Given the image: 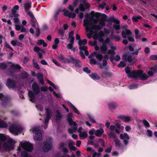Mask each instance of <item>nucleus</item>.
<instances>
[{
  "mask_svg": "<svg viewBox=\"0 0 157 157\" xmlns=\"http://www.w3.org/2000/svg\"><path fill=\"white\" fill-rule=\"evenodd\" d=\"M59 59L64 63H72L76 66L80 67L82 66V64L80 60L78 59L74 58L72 56H70L69 58L64 57L62 55H60L58 58Z\"/></svg>",
  "mask_w": 157,
  "mask_h": 157,
  "instance_id": "nucleus-1",
  "label": "nucleus"
},
{
  "mask_svg": "<svg viewBox=\"0 0 157 157\" xmlns=\"http://www.w3.org/2000/svg\"><path fill=\"white\" fill-rule=\"evenodd\" d=\"M32 89L33 92L31 90L28 92V95L30 100L33 102L35 101V95H37L40 92V88L36 82H34L32 86Z\"/></svg>",
  "mask_w": 157,
  "mask_h": 157,
  "instance_id": "nucleus-2",
  "label": "nucleus"
},
{
  "mask_svg": "<svg viewBox=\"0 0 157 157\" xmlns=\"http://www.w3.org/2000/svg\"><path fill=\"white\" fill-rule=\"evenodd\" d=\"M124 127L121 126L118 123L115 124L114 125H111L110 126V129L111 130L110 132L108 134V136L110 137H113L115 138L117 136L113 132L115 131V132L117 134H119L121 132V130H122L124 129Z\"/></svg>",
  "mask_w": 157,
  "mask_h": 157,
  "instance_id": "nucleus-3",
  "label": "nucleus"
},
{
  "mask_svg": "<svg viewBox=\"0 0 157 157\" xmlns=\"http://www.w3.org/2000/svg\"><path fill=\"white\" fill-rule=\"evenodd\" d=\"M42 150L44 152L50 151L52 147V141L51 140H46L43 143Z\"/></svg>",
  "mask_w": 157,
  "mask_h": 157,
  "instance_id": "nucleus-4",
  "label": "nucleus"
},
{
  "mask_svg": "<svg viewBox=\"0 0 157 157\" xmlns=\"http://www.w3.org/2000/svg\"><path fill=\"white\" fill-rule=\"evenodd\" d=\"M107 22L109 23L110 22H114L116 24L113 25V28L116 30H120V22L119 20L114 18L113 17H111L108 19Z\"/></svg>",
  "mask_w": 157,
  "mask_h": 157,
  "instance_id": "nucleus-5",
  "label": "nucleus"
},
{
  "mask_svg": "<svg viewBox=\"0 0 157 157\" xmlns=\"http://www.w3.org/2000/svg\"><path fill=\"white\" fill-rule=\"evenodd\" d=\"M102 29V27H101L99 25L95 24L93 23H91L88 27L86 31L90 30V32H93V30L95 31V33L96 34L97 32L100 31Z\"/></svg>",
  "mask_w": 157,
  "mask_h": 157,
  "instance_id": "nucleus-6",
  "label": "nucleus"
},
{
  "mask_svg": "<svg viewBox=\"0 0 157 157\" xmlns=\"http://www.w3.org/2000/svg\"><path fill=\"white\" fill-rule=\"evenodd\" d=\"M21 146L25 150L29 152H32L33 149V144L26 141L22 143Z\"/></svg>",
  "mask_w": 157,
  "mask_h": 157,
  "instance_id": "nucleus-7",
  "label": "nucleus"
},
{
  "mask_svg": "<svg viewBox=\"0 0 157 157\" xmlns=\"http://www.w3.org/2000/svg\"><path fill=\"white\" fill-rule=\"evenodd\" d=\"M93 16L91 15L90 16L88 13L85 15V19L83 20V25L85 27L86 29H87L88 27L90 25L91 20H93Z\"/></svg>",
  "mask_w": 157,
  "mask_h": 157,
  "instance_id": "nucleus-8",
  "label": "nucleus"
},
{
  "mask_svg": "<svg viewBox=\"0 0 157 157\" xmlns=\"http://www.w3.org/2000/svg\"><path fill=\"white\" fill-rule=\"evenodd\" d=\"M137 77H139L142 80H146L147 79L148 76L145 73L143 74V71L141 70H138L137 71L136 75H135L134 78H136Z\"/></svg>",
  "mask_w": 157,
  "mask_h": 157,
  "instance_id": "nucleus-9",
  "label": "nucleus"
},
{
  "mask_svg": "<svg viewBox=\"0 0 157 157\" xmlns=\"http://www.w3.org/2000/svg\"><path fill=\"white\" fill-rule=\"evenodd\" d=\"M9 130L12 133L16 134L21 132L22 129L20 126L12 125L9 127Z\"/></svg>",
  "mask_w": 157,
  "mask_h": 157,
  "instance_id": "nucleus-10",
  "label": "nucleus"
},
{
  "mask_svg": "<svg viewBox=\"0 0 157 157\" xmlns=\"http://www.w3.org/2000/svg\"><path fill=\"white\" fill-rule=\"evenodd\" d=\"M126 73L128 75V76L129 78L133 77L135 78L136 75L137 71H131V70L128 66H127L125 69Z\"/></svg>",
  "mask_w": 157,
  "mask_h": 157,
  "instance_id": "nucleus-11",
  "label": "nucleus"
},
{
  "mask_svg": "<svg viewBox=\"0 0 157 157\" xmlns=\"http://www.w3.org/2000/svg\"><path fill=\"white\" fill-rule=\"evenodd\" d=\"M46 113V116L44 120V123L47 124L51 118L52 115V111L51 109L48 108H45Z\"/></svg>",
  "mask_w": 157,
  "mask_h": 157,
  "instance_id": "nucleus-12",
  "label": "nucleus"
},
{
  "mask_svg": "<svg viewBox=\"0 0 157 157\" xmlns=\"http://www.w3.org/2000/svg\"><path fill=\"white\" fill-rule=\"evenodd\" d=\"M6 86L9 88H16V85L15 82L13 80H12L10 78L7 80Z\"/></svg>",
  "mask_w": 157,
  "mask_h": 157,
  "instance_id": "nucleus-13",
  "label": "nucleus"
},
{
  "mask_svg": "<svg viewBox=\"0 0 157 157\" xmlns=\"http://www.w3.org/2000/svg\"><path fill=\"white\" fill-rule=\"evenodd\" d=\"M67 144L64 142H60V148L62 149L63 153L67 154L68 152V149L66 147Z\"/></svg>",
  "mask_w": 157,
  "mask_h": 157,
  "instance_id": "nucleus-14",
  "label": "nucleus"
},
{
  "mask_svg": "<svg viewBox=\"0 0 157 157\" xmlns=\"http://www.w3.org/2000/svg\"><path fill=\"white\" fill-rule=\"evenodd\" d=\"M122 59L126 62L128 61L129 63H131L133 61L132 57V56H128L126 54H124L122 56Z\"/></svg>",
  "mask_w": 157,
  "mask_h": 157,
  "instance_id": "nucleus-15",
  "label": "nucleus"
},
{
  "mask_svg": "<svg viewBox=\"0 0 157 157\" xmlns=\"http://www.w3.org/2000/svg\"><path fill=\"white\" fill-rule=\"evenodd\" d=\"M79 48L81 51L79 52L80 56L83 59H85V56L83 52L82 51H85L87 50L88 49L87 47L84 46H79Z\"/></svg>",
  "mask_w": 157,
  "mask_h": 157,
  "instance_id": "nucleus-16",
  "label": "nucleus"
},
{
  "mask_svg": "<svg viewBox=\"0 0 157 157\" xmlns=\"http://www.w3.org/2000/svg\"><path fill=\"white\" fill-rule=\"evenodd\" d=\"M72 115H73L72 113H68L67 116V121L69 123V124L70 125H72V124L73 123H74L75 125L76 124V123L72 121Z\"/></svg>",
  "mask_w": 157,
  "mask_h": 157,
  "instance_id": "nucleus-17",
  "label": "nucleus"
},
{
  "mask_svg": "<svg viewBox=\"0 0 157 157\" xmlns=\"http://www.w3.org/2000/svg\"><path fill=\"white\" fill-rule=\"evenodd\" d=\"M118 118L122 120L125 122H129L131 120V117L129 116H126L124 115H120L118 117Z\"/></svg>",
  "mask_w": 157,
  "mask_h": 157,
  "instance_id": "nucleus-18",
  "label": "nucleus"
},
{
  "mask_svg": "<svg viewBox=\"0 0 157 157\" xmlns=\"http://www.w3.org/2000/svg\"><path fill=\"white\" fill-rule=\"evenodd\" d=\"M112 75V73L107 71H103L101 72V76L103 78H110Z\"/></svg>",
  "mask_w": 157,
  "mask_h": 157,
  "instance_id": "nucleus-19",
  "label": "nucleus"
},
{
  "mask_svg": "<svg viewBox=\"0 0 157 157\" xmlns=\"http://www.w3.org/2000/svg\"><path fill=\"white\" fill-rule=\"evenodd\" d=\"M125 32L123 30L121 32V35L123 38H127V35L128 36L132 34V33L130 30L126 29Z\"/></svg>",
  "mask_w": 157,
  "mask_h": 157,
  "instance_id": "nucleus-20",
  "label": "nucleus"
},
{
  "mask_svg": "<svg viewBox=\"0 0 157 157\" xmlns=\"http://www.w3.org/2000/svg\"><path fill=\"white\" fill-rule=\"evenodd\" d=\"M56 115H55L56 117V121H57L61 120L63 116V115L60 113V111L58 110H56Z\"/></svg>",
  "mask_w": 157,
  "mask_h": 157,
  "instance_id": "nucleus-21",
  "label": "nucleus"
},
{
  "mask_svg": "<svg viewBox=\"0 0 157 157\" xmlns=\"http://www.w3.org/2000/svg\"><path fill=\"white\" fill-rule=\"evenodd\" d=\"M104 130L102 128H100L95 130L94 133L95 135L97 137L101 136L102 135L103 133Z\"/></svg>",
  "mask_w": 157,
  "mask_h": 157,
  "instance_id": "nucleus-22",
  "label": "nucleus"
},
{
  "mask_svg": "<svg viewBox=\"0 0 157 157\" xmlns=\"http://www.w3.org/2000/svg\"><path fill=\"white\" fill-rule=\"evenodd\" d=\"M24 7L25 12L29 11V10L31 7V3L28 2L24 4Z\"/></svg>",
  "mask_w": 157,
  "mask_h": 157,
  "instance_id": "nucleus-23",
  "label": "nucleus"
},
{
  "mask_svg": "<svg viewBox=\"0 0 157 157\" xmlns=\"http://www.w3.org/2000/svg\"><path fill=\"white\" fill-rule=\"evenodd\" d=\"M3 147L4 149L5 150L10 151L12 149V147L11 146V145H10L8 144L7 142H5L3 144Z\"/></svg>",
  "mask_w": 157,
  "mask_h": 157,
  "instance_id": "nucleus-24",
  "label": "nucleus"
},
{
  "mask_svg": "<svg viewBox=\"0 0 157 157\" xmlns=\"http://www.w3.org/2000/svg\"><path fill=\"white\" fill-rule=\"evenodd\" d=\"M35 140L38 141H40L42 138V134L41 132L35 134L34 137Z\"/></svg>",
  "mask_w": 157,
  "mask_h": 157,
  "instance_id": "nucleus-25",
  "label": "nucleus"
},
{
  "mask_svg": "<svg viewBox=\"0 0 157 157\" xmlns=\"http://www.w3.org/2000/svg\"><path fill=\"white\" fill-rule=\"evenodd\" d=\"M108 105L110 109H115L117 106V103L113 102H111L108 103Z\"/></svg>",
  "mask_w": 157,
  "mask_h": 157,
  "instance_id": "nucleus-26",
  "label": "nucleus"
},
{
  "mask_svg": "<svg viewBox=\"0 0 157 157\" xmlns=\"http://www.w3.org/2000/svg\"><path fill=\"white\" fill-rule=\"evenodd\" d=\"M90 15H92L94 17H95L96 18H98L101 17V14L100 13L97 12L95 13L94 11H91L90 13Z\"/></svg>",
  "mask_w": 157,
  "mask_h": 157,
  "instance_id": "nucleus-27",
  "label": "nucleus"
},
{
  "mask_svg": "<svg viewBox=\"0 0 157 157\" xmlns=\"http://www.w3.org/2000/svg\"><path fill=\"white\" fill-rule=\"evenodd\" d=\"M90 77L94 80H99L100 78L96 73H93L90 75Z\"/></svg>",
  "mask_w": 157,
  "mask_h": 157,
  "instance_id": "nucleus-28",
  "label": "nucleus"
},
{
  "mask_svg": "<svg viewBox=\"0 0 157 157\" xmlns=\"http://www.w3.org/2000/svg\"><path fill=\"white\" fill-rule=\"evenodd\" d=\"M96 58L98 59L99 61H101L103 58V56L102 55L98 52L95 53Z\"/></svg>",
  "mask_w": 157,
  "mask_h": 157,
  "instance_id": "nucleus-29",
  "label": "nucleus"
},
{
  "mask_svg": "<svg viewBox=\"0 0 157 157\" xmlns=\"http://www.w3.org/2000/svg\"><path fill=\"white\" fill-rule=\"evenodd\" d=\"M29 76V74L25 71H24L21 73V77L23 79L27 78Z\"/></svg>",
  "mask_w": 157,
  "mask_h": 157,
  "instance_id": "nucleus-30",
  "label": "nucleus"
},
{
  "mask_svg": "<svg viewBox=\"0 0 157 157\" xmlns=\"http://www.w3.org/2000/svg\"><path fill=\"white\" fill-rule=\"evenodd\" d=\"M87 43V40L86 39H84L83 40H78V44L79 46H84Z\"/></svg>",
  "mask_w": 157,
  "mask_h": 157,
  "instance_id": "nucleus-31",
  "label": "nucleus"
},
{
  "mask_svg": "<svg viewBox=\"0 0 157 157\" xmlns=\"http://www.w3.org/2000/svg\"><path fill=\"white\" fill-rule=\"evenodd\" d=\"M120 137L121 139H125L128 140L129 139V137L128 134L126 133H124L123 134H121L120 135Z\"/></svg>",
  "mask_w": 157,
  "mask_h": 157,
  "instance_id": "nucleus-32",
  "label": "nucleus"
},
{
  "mask_svg": "<svg viewBox=\"0 0 157 157\" xmlns=\"http://www.w3.org/2000/svg\"><path fill=\"white\" fill-rule=\"evenodd\" d=\"M11 66L13 67V69L16 70V72L17 70H20L21 67L18 64H14L11 65Z\"/></svg>",
  "mask_w": 157,
  "mask_h": 157,
  "instance_id": "nucleus-33",
  "label": "nucleus"
},
{
  "mask_svg": "<svg viewBox=\"0 0 157 157\" xmlns=\"http://www.w3.org/2000/svg\"><path fill=\"white\" fill-rule=\"evenodd\" d=\"M74 143L73 142H71L69 143V147L71 150L75 151L77 150V148L73 145L74 144Z\"/></svg>",
  "mask_w": 157,
  "mask_h": 157,
  "instance_id": "nucleus-34",
  "label": "nucleus"
},
{
  "mask_svg": "<svg viewBox=\"0 0 157 157\" xmlns=\"http://www.w3.org/2000/svg\"><path fill=\"white\" fill-rule=\"evenodd\" d=\"M7 127V124L6 122L3 120H0V128H6Z\"/></svg>",
  "mask_w": 157,
  "mask_h": 157,
  "instance_id": "nucleus-35",
  "label": "nucleus"
},
{
  "mask_svg": "<svg viewBox=\"0 0 157 157\" xmlns=\"http://www.w3.org/2000/svg\"><path fill=\"white\" fill-rule=\"evenodd\" d=\"M100 49L102 52H105L108 50V46L105 44H102L100 47Z\"/></svg>",
  "mask_w": 157,
  "mask_h": 157,
  "instance_id": "nucleus-36",
  "label": "nucleus"
},
{
  "mask_svg": "<svg viewBox=\"0 0 157 157\" xmlns=\"http://www.w3.org/2000/svg\"><path fill=\"white\" fill-rule=\"evenodd\" d=\"M33 63L34 66V67L37 69H40V67L36 62V60L33 59Z\"/></svg>",
  "mask_w": 157,
  "mask_h": 157,
  "instance_id": "nucleus-37",
  "label": "nucleus"
},
{
  "mask_svg": "<svg viewBox=\"0 0 157 157\" xmlns=\"http://www.w3.org/2000/svg\"><path fill=\"white\" fill-rule=\"evenodd\" d=\"M70 106L72 108L74 112L77 114H79L80 113L77 109L71 103H70Z\"/></svg>",
  "mask_w": 157,
  "mask_h": 157,
  "instance_id": "nucleus-38",
  "label": "nucleus"
},
{
  "mask_svg": "<svg viewBox=\"0 0 157 157\" xmlns=\"http://www.w3.org/2000/svg\"><path fill=\"white\" fill-rule=\"evenodd\" d=\"M142 18V17L141 16H138L137 17L133 16L132 17V20L133 22H137L138 20L141 19Z\"/></svg>",
  "mask_w": 157,
  "mask_h": 157,
  "instance_id": "nucleus-39",
  "label": "nucleus"
},
{
  "mask_svg": "<svg viewBox=\"0 0 157 157\" xmlns=\"http://www.w3.org/2000/svg\"><path fill=\"white\" fill-rule=\"evenodd\" d=\"M139 85L137 84L134 83L128 86V88L130 89H134L138 88Z\"/></svg>",
  "mask_w": 157,
  "mask_h": 157,
  "instance_id": "nucleus-40",
  "label": "nucleus"
},
{
  "mask_svg": "<svg viewBox=\"0 0 157 157\" xmlns=\"http://www.w3.org/2000/svg\"><path fill=\"white\" fill-rule=\"evenodd\" d=\"M87 134L85 132H81V133H80L79 134V136L80 137L84 138V139L87 137Z\"/></svg>",
  "mask_w": 157,
  "mask_h": 157,
  "instance_id": "nucleus-41",
  "label": "nucleus"
},
{
  "mask_svg": "<svg viewBox=\"0 0 157 157\" xmlns=\"http://www.w3.org/2000/svg\"><path fill=\"white\" fill-rule=\"evenodd\" d=\"M82 2L83 3L84 6L86 7V8H85L86 10L89 9L90 8V6L88 2H86V0H83Z\"/></svg>",
  "mask_w": 157,
  "mask_h": 157,
  "instance_id": "nucleus-42",
  "label": "nucleus"
},
{
  "mask_svg": "<svg viewBox=\"0 0 157 157\" xmlns=\"http://www.w3.org/2000/svg\"><path fill=\"white\" fill-rule=\"evenodd\" d=\"M6 140V136L3 134L0 133V140L2 141H5Z\"/></svg>",
  "mask_w": 157,
  "mask_h": 157,
  "instance_id": "nucleus-43",
  "label": "nucleus"
},
{
  "mask_svg": "<svg viewBox=\"0 0 157 157\" xmlns=\"http://www.w3.org/2000/svg\"><path fill=\"white\" fill-rule=\"evenodd\" d=\"M84 5L83 3H80L79 5V9L80 11L82 12H84L86 9L84 8Z\"/></svg>",
  "mask_w": 157,
  "mask_h": 157,
  "instance_id": "nucleus-44",
  "label": "nucleus"
},
{
  "mask_svg": "<svg viewBox=\"0 0 157 157\" xmlns=\"http://www.w3.org/2000/svg\"><path fill=\"white\" fill-rule=\"evenodd\" d=\"M143 122L145 128H149L150 127L149 123L146 120H143Z\"/></svg>",
  "mask_w": 157,
  "mask_h": 157,
  "instance_id": "nucleus-45",
  "label": "nucleus"
},
{
  "mask_svg": "<svg viewBox=\"0 0 157 157\" xmlns=\"http://www.w3.org/2000/svg\"><path fill=\"white\" fill-rule=\"evenodd\" d=\"M101 20L104 21H107L108 19H107V16L105 14H103L101 15Z\"/></svg>",
  "mask_w": 157,
  "mask_h": 157,
  "instance_id": "nucleus-46",
  "label": "nucleus"
},
{
  "mask_svg": "<svg viewBox=\"0 0 157 157\" xmlns=\"http://www.w3.org/2000/svg\"><path fill=\"white\" fill-rule=\"evenodd\" d=\"M111 37L117 42L121 40L120 37L116 35H113L111 36Z\"/></svg>",
  "mask_w": 157,
  "mask_h": 157,
  "instance_id": "nucleus-47",
  "label": "nucleus"
},
{
  "mask_svg": "<svg viewBox=\"0 0 157 157\" xmlns=\"http://www.w3.org/2000/svg\"><path fill=\"white\" fill-rule=\"evenodd\" d=\"M114 142L115 143L116 147H120L121 146V143L120 140L116 138L114 140Z\"/></svg>",
  "mask_w": 157,
  "mask_h": 157,
  "instance_id": "nucleus-48",
  "label": "nucleus"
},
{
  "mask_svg": "<svg viewBox=\"0 0 157 157\" xmlns=\"http://www.w3.org/2000/svg\"><path fill=\"white\" fill-rule=\"evenodd\" d=\"M126 63L124 61H121L120 62V63L118 64L117 66L119 67H124L126 66Z\"/></svg>",
  "mask_w": 157,
  "mask_h": 157,
  "instance_id": "nucleus-49",
  "label": "nucleus"
},
{
  "mask_svg": "<svg viewBox=\"0 0 157 157\" xmlns=\"http://www.w3.org/2000/svg\"><path fill=\"white\" fill-rule=\"evenodd\" d=\"M90 63L91 64L96 65L97 64L98 62H97L94 58L91 59L90 60Z\"/></svg>",
  "mask_w": 157,
  "mask_h": 157,
  "instance_id": "nucleus-50",
  "label": "nucleus"
},
{
  "mask_svg": "<svg viewBox=\"0 0 157 157\" xmlns=\"http://www.w3.org/2000/svg\"><path fill=\"white\" fill-rule=\"evenodd\" d=\"M33 132H37L40 131V129L38 127H36L30 129Z\"/></svg>",
  "mask_w": 157,
  "mask_h": 157,
  "instance_id": "nucleus-51",
  "label": "nucleus"
},
{
  "mask_svg": "<svg viewBox=\"0 0 157 157\" xmlns=\"http://www.w3.org/2000/svg\"><path fill=\"white\" fill-rule=\"evenodd\" d=\"M62 12H64L63 15L66 16H68L69 17V16L70 14V13L68 10H66V9H65L62 11Z\"/></svg>",
  "mask_w": 157,
  "mask_h": 157,
  "instance_id": "nucleus-52",
  "label": "nucleus"
},
{
  "mask_svg": "<svg viewBox=\"0 0 157 157\" xmlns=\"http://www.w3.org/2000/svg\"><path fill=\"white\" fill-rule=\"evenodd\" d=\"M58 33L62 37L64 36L65 31L63 29H59L58 30Z\"/></svg>",
  "mask_w": 157,
  "mask_h": 157,
  "instance_id": "nucleus-53",
  "label": "nucleus"
},
{
  "mask_svg": "<svg viewBox=\"0 0 157 157\" xmlns=\"http://www.w3.org/2000/svg\"><path fill=\"white\" fill-rule=\"evenodd\" d=\"M7 66L6 64L3 63H0V68L2 69H5L6 68Z\"/></svg>",
  "mask_w": 157,
  "mask_h": 157,
  "instance_id": "nucleus-54",
  "label": "nucleus"
},
{
  "mask_svg": "<svg viewBox=\"0 0 157 157\" xmlns=\"http://www.w3.org/2000/svg\"><path fill=\"white\" fill-rule=\"evenodd\" d=\"M21 157H29L28 153L26 151H23L21 153Z\"/></svg>",
  "mask_w": 157,
  "mask_h": 157,
  "instance_id": "nucleus-55",
  "label": "nucleus"
},
{
  "mask_svg": "<svg viewBox=\"0 0 157 157\" xmlns=\"http://www.w3.org/2000/svg\"><path fill=\"white\" fill-rule=\"evenodd\" d=\"M141 47H140L138 49H136L135 51L133 52H132V55H138L139 51L141 50Z\"/></svg>",
  "mask_w": 157,
  "mask_h": 157,
  "instance_id": "nucleus-56",
  "label": "nucleus"
},
{
  "mask_svg": "<svg viewBox=\"0 0 157 157\" xmlns=\"http://www.w3.org/2000/svg\"><path fill=\"white\" fill-rule=\"evenodd\" d=\"M99 141L100 143V144L103 147L105 146V142L104 139L102 138H100L99 139Z\"/></svg>",
  "mask_w": 157,
  "mask_h": 157,
  "instance_id": "nucleus-57",
  "label": "nucleus"
},
{
  "mask_svg": "<svg viewBox=\"0 0 157 157\" xmlns=\"http://www.w3.org/2000/svg\"><path fill=\"white\" fill-rule=\"evenodd\" d=\"M37 78L38 80H40L43 78V75L42 74H40V73H37Z\"/></svg>",
  "mask_w": 157,
  "mask_h": 157,
  "instance_id": "nucleus-58",
  "label": "nucleus"
},
{
  "mask_svg": "<svg viewBox=\"0 0 157 157\" xmlns=\"http://www.w3.org/2000/svg\"><path fill=\"white\" fill-rule=\"evenodd\" d=\"M98 36H99V37H103L105 36H107V35H106L105 36L103 32L102 31H100L98 33Z\"/></svg>",
  "mask_w": 157,
  "mask_h": 157,
  "instance_id": "nucleus-59",
  "label": "nucleus"
},
{
  "mask_svg": "<svg viewBox=\"0 0 157 157\" xmlns=\"http://www.w3.org/2000/svg\"><path fill=\"white\" fill-rule=\"evenodd\" d=\"M150 59L152 60H157V55H153L150 56Z\"/></svg>",
  "mask_w": 157,
  "mask_h": 157,
  "instance_id": "nucleus-60",
  "label": "nucleus"
},
{
  "mask_svg": "<svg viewBox=\"0 0 157 157\" xmlns=\"http://www.w3.org/2000/svg\"><path fill=\"white\" fill-rule=\"evenodd\" d=\"M89 119L91 120V121L93 123H95L96 121L94 119L93 117L90 114H88L87 115Z\"/></svg>",
  "mask_w": 157,
  "mask_h": 157,
  "instance_id": "nucleus-61",
  "label": "nucleus"
},
{
  "mask_svg": "<svg viewBox=\"0 0 157 157\" xmlns=\"http://www.w3.org/2000/svg\"><path fill=\"white\" fill-rule=\"evenodd\" d=\"M75 7L73 5H70L68 6L69 10L71 12H72L74 10V9Z\"/></svg>",
  "mask_w": 157,
  "mask_h": 157,
  "instance_id": "nucleus-62",
  "label": "nucleus"
},
{
  "mask_svg": "<svg viewBox=\"0 0 157 157\" xmlns=\"http://www.w3.org/2000/svg\"><path fill=\"white\" fill-rule=\"evenodd\" d=\"M52 61L53 63H54L56 65L58 66H60L61 65L60 63L58 62L56 59H53Z\"/></svg>",
  "mask_w": 157,
  "mask_h": 157,
  "instance_id": "nucleus-63",
  "label": "nucleus"
},
{
  "mask_svg": "<svg viewBox=\"0 0 157 157\" xmlns=\"http://www.w3.org/2000/svg\"><path fill=\"white\" fill-rule=\"evenodd\" d=\"M151 70L154 73H157V66H155L151 68Z\"/></svg>",
  "mask_w": 157,
  "mask_h": 157,
  "instance_id": "nucleus-64",
  "label": "nucleus"
}]
</instances>
